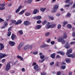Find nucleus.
<instances>
[{
    "instance_id": "obj_1",
    "label": "nucleus",
    "mask_w": 75,
    "mask_h": 75,
    "mask_svg": "<svg viewBox=\"0 0 75 75\" xmlns=\"http://www.w3.org/2000/svg\"><path fill=\"white\" fill-rule=\"evenodd\" d=\"M11 68V65H10V63H8L6 66L5 70L6 71H8Z\"/></svg>"
},
{
    "instance_id": "obj_2",
    "label": "nucleus",
    "mask_w": 75,
    "mask_h": 75,
    "mask_svg": "<svg viewBox=\"0 0 75 75\" xmlns=\"http://www.w3.org/2000/svg\"><path fill=\"white\" fill-rule=\"evenodd\" d=\"M58 5H55L54 8L53 9V10H52V13H55V11H57V9H58Z\"/></svg>"
},
{
    "instance_id": "obj_3",
    "label": "nucleus",
    "mask_w": 75,
    "mask_h": 75,
    "mask_svg": "<svg viewBox=\"0 0 75 75\" xmlns=\"http://www.w3.org/2000/svg\"><path fill=\"white\" fill-rule=\"evenodd\" d=\"M64 47L67 49H69L71 47L70 45H69V41H67L66 42V44L64 46Z\"/></svg>"
},
{
    "instance_id": "obj_4",
    "label": "nucleus",
    "mask_w": 75,
    "mask_h": 75,
    "mask_svg": "<svg viewBox=\"0 0 75 75\" xmlns=\"http://www.w3.org/2000/svg\"><path fill=\"white\" fill-rule=\"evenodd\" d=\"M38 65H36L34 66V69H35L36 71H39L40 69H38Z\"/></svg>"
},
{
    "instance_id": "obj_5",
    "label": "nucleus",
    "mask_w": 75,
    "mask_h": 75,
    "mask_svg": "<svg viewBox=\"0 0 75 75\" xmlns=\"http://www.w3.org/2000/svg\"><path fill=\"white\" fill-rule=\"evenodd\" d=\"M22 7V6H19L18 8L15 11L16 13H18L20 11V10L21 9V8Z\"/></svg>"
},
{
    "instance_id": "obj_6",
    "label": "nucleus",
    "mask_w": 75,
    "mask_h": 75,
    "mask_svg": "<svg viewBox=\"0 0 75 75\" xmlns=\"http://www.w3.org/2000/svg\"><path fill=\"white\" fill-rule=\"evenodd\" d=\"M9 44L11 46H13L15 45V42H14L12 41H10L9 42Z\"/></svg>"
},
{
    "instance_id": "obj_7",
    "label": "nucleus",
    "mask_w": 75,
    "mask_h": 75,
    "mask_svg": "<svg viewBox=\"0 0 75 75\" xmlns=\"http://www.w3.org/2000/svg\"><path fill=\"white\" fill-rule=\"evenodd\" d=\"M41 27H42V25H38L36 26L35 28V30H39V29H40L41 28Z\"/></svg>"
},
{
    "instance_id": "obj_8",
    "label": "nucleus",
    "mask_w": 75,
    "mask_h": 75,
    "mask_svg": "<svg viewBox=\"0 0 75 75\" xmlns=\"http://www.w3.org/2000/svg\"><path fill=\"white\" fill-rule=\"evenodd\" d=\"M6 56V54H3L2 53H0V59H1V58H4Z\"/></svg>"
},
{
    "instance_id": "obj_9",
    "label": "nucleus",
    "mask_w": 75,
    "mask_h": 75,
    "mask_svg": "<svg viewBox=\"0 0 75 75\" xmlns=\"http://www.w3.org/2000/svg\"><path fill=\"white\" fill-rule=\"evenodd\" d=\"M24 24L25 25H28L29 24H30V22L28 21H25L24 22Z\"/></svg>"
},
{
    "instance_id": "obj_10",
    "label": "nucleus",
    "mask_w": 75,
    "mask_h": 75,
    "mask_svg": "<svg viewBox=\"0 0 75 75\" xmlns=\"http://www.w3.org/2000/svg\"><path fill=\"white\" fill-rule=\"evenodd\" d=\"M50 45H48L43 44L41 45L40 46V48H44V47H49Z\"/></svg>"
},
{
    "instance_id": "obj_11",
    "label": "nucleus",
    "mask_w": 75,
    "mask_h": 75,
    "mask_svg": "<svg viewBox=\"0 0 75 75\" xmlns=\"http://www.w3.org/2000/svg\"><path fill=\"white\" fill-rule=\"evenodd\" d=\"M72 52V50L71 49H69L68 51H67V55H69V54H71Z\"/></svg>"
},
{
    "instance_id": "obj_12",
    "label": "nucleus",
    "mask_w": 75,
    "mask_h": 75,
    "mask_svg": "<svg viewBox=\"0 0 75 75\" xmlns=\"http://www.w3.org/2000/svg\"><path fill=\"white\" fill-rule=\"evenodd\" d=\"M22 23V21L21 20H18L15 23V25H18L19 24H21Z\"/></svg>"
},
{
    "instance_id": "obj_13",
    "label": "nucleus",
    "mask_w": 75,
    "mask_h": 75,
    "mask_svg": "<svg viewBox=\"0 0 75 75\" xmlns=\"http://www.w3.org/2000/svg\"><path fill=\"white\" fill-rule=\"evenodd\" d=\"M63 39V38H62V37H60L59 38L58 41V42H62V41Z\"/></svg>"
},
{
    "instance_id": "obj_14",
    "label": "nucleus",
    "mask_w": 75,
    "mask_h": 75,
    "mask_svg": "<svg viewBox=\"0 0 75 75\" xmlns=\"http://www.w3.org/2000/svg\"><path fill=\"white\" fill-rule=\"evenodd\" d=\"M16 37V36L14 35V34H12L11 36V38L12 40H14Z\"/></svg>"
},
{
    "instance_id": "obj_15",
    "label": "nucleus",
    "mask_w": 75,
    "mask_h": 75,
    "mask_svg": "<svg viewBox=\"0 0 75 75\" xmlns=\"http://www.w3.org/2000/svg\"><path fill=\"white\" fill-rule=\"evenodd\" d=\"M68 57H71V58H75V55L74 54H70L68 55Z\"/></svg>"
},
{
    "instance_id": "obj_16",
    "label": "nucleus",
    "mask_w": 75,
    "mask_h": 75,
    "mask_svg": "<svg viewBox=\"0 0 75 75\" xmlns=\"http://www.w3.org/2000/svg\"><path fill=\"white\" fill-rule=\"evenodd\" d=\"M38 11H39V10L37 9H35L33 11V13L34 14H36V13H37V12H38Z\"/></svg>"
},
{
    "instance_id": "obj_17",
    "label": "nucleus",
    "mask_w": 75,
    "mask_h": 75,
    "mask_svg": "<svg viewBox=\"0 0 75 75\" xmlns=\"http://www.w3.org/2000/svg\"><path fill=\"white\" fill-rule=\"evenodd\" d=\"M33 0H28L26 1L25 3H27L28 4H31V3Z\"/></svg>"
},
{
    "instance_id": "obj_18",
    "label": "nucleus",
    "mask_w": 75,
    "mask_h": 75,
    "mask_svg": "<svg viewBox=\"0 0 75 75\" xmlns=\"http://www.w3.org/2000/svg\"><path fill=\"white\" fill-rule=\"evenodd\" d=\"M31 13L30 12H26L25 13V15L26 16H30L31 15Z\"/></svg>"
},
{
    "instance_id": "obj_19",
    "label": "nucleus",
    "mask_w": 75,
    "mask_h": 75,
    "mask_svg": "<svg viewBox=\"0 0 75 75\" xmlns=\"http://www.w3.org/2000/svg\"><path fill=\"white\" fill-rule=\"evenodd\" d=\"M55 53H53L52 54L50 55V57L53 59H54V58H55Z\"/></svg>"
},
{
    "instance_id": "obj_20",
    "label": "nucleus",
    "mask_w": 75,
    "mask_h": 75,
    "mask_svg": "<svg viewBox=\"0 0 75 75\" xmlns=\"http://www.w3.org/2000/svg\"><path fill=\"white\" fill-rule=\"evenodd\" d=\"M62 37L63 38L65 39L67 38V35L65 33H64L63 35L62 36Z\"/></svg>"
},
{
    "instance_id": "obj_21",
    "label": "nucleus",
    "mask_w": 75,
    "mask_h": 75,
    "mask_svg": "<svg viewBox=\"0 0 75 75\" xmlns=\"http://www.w3.org/2000/svg\"><path fill=\"white\" fill-rule=\"evenodd\" d=\"M17 57L18 58H19L20 59L21 61H24V59H23V58L21 57L20 56L18 55L17 56Z\"/></svg>"
},
{
    "instance_id": "obj_22",
    "label": "nucleus",
    "mask_w": 75,
    "mask_h": 75,
    "mask_svg": "<svg viewBox=\"0 0 75 75\" xmlns=\"http://www.w3.org/2000/svg\"><path fill=\"white\" fill-rule=\"evenodd\" d=\"M0 45H1V47L0 49V50H2L3 48L4 47V45L2 43H0Z\"/></svg>"
},
{
    "instance_id": "obj_23",
    "label": "nucleus",
    "mask_w": 75,
    "mask_h": 75,
    "mask_svg": "<svg viewBox=\"0 0 75 75\" xmlns=\"http://www.w3.org/2000/svg\"><path fill=\"white\" fill-rule=\"evenodd\" d=\"M57 54H61V55H64V54H65V52H60V51H59V52H57Z\"/></svg>"
},
{
    "instance_id": "obj_24",
    "label": "nucleus",
    "mask_w": 75,
    "mask_h": 75,
    "mask_svg": "<svg viewBox=\"0 0 75 75\" xmlns=\"http://www.w3.org/2000/svg\"><path fill=\"white\" fill-rule=\"evenodd\" d=\"M66 62L67 63H70V62H71L70 59L69 58L66 59Z\"/></svg>"
},
{
    "instance_id": "obj_25",
    "label": "nucleus",
    "mask_w": 75,
    "mask_h": 75,
    "mask_svg": "<svg viewBox=\"0 0 75 75\" xmlns=\"http://www.w3.org/2000/svg\"><path fill=\"white\" fill-rule=\"evenodd\" d=\"M25 12V10H23L22 11H21L20 13H18L19 15H20L21 14H24Z\"/></svg>"
},
{
    "instance_id": "obj_26",
    "label": "nucleus",
    "mask_w": 75,
    "mask_h": 75,
    "mask_svg": "<svg viewBox=\"0 0 75 75\" xmlns=\"http://www.w3.org/2000/svg\"><path fill=\"white\" fill-rule=\"evenodd\" d=\"M67 28H68L71 29L72 28V25H71L70 24H68L67 25Z\"/></svg>"
},
{
    "instance_id": "obj_27",
    "label": "nucleus",
    "mask_w": 75,
    "mask_h": 75,
    "mask_svg": "<svg viewBox=\"0 0 75 75\" xmlns=\"http://www.w3.org/2000/svg\"><path fill=\"white\" fill-rule=\"evenodd\" d=\"M66 68V66L65 65L62 66L60 67L61 69H65Z\"/></svg>"
},
{
    "instance_id": "obj_28",
    "label": "nucleus",
    "mask_w": 75,
    "mask_h": 75,
    "mask_svg": "<svg viewBox=\"0 0 75 75\" xmlns=\"http://www.w3.org/2000/svg\"><path fill=\"white\" fill-rule=\"evenodd\" d=\"M41 18H42V17L40 16H38L36 18L37 20H40V19H41Z\"/></svg>"
},
{
    "instance_id": "obj_29",
    "label": "nucleus",
    "mask_w": 75,
    "mask_h": 75,
    "mask_svg": "<svg viewBox=\"0 0 75 75\" xmlns=\"http://www.w3.org/2000/svg\"><path fill=\"white\" fill-rule=\"evenodd\" d=\"M46 10V8H41L40 9V11H41L42 12H44L45 11V10Z\"/></svg>"
},
{
    "instance_id": "obj_30",
    "label": "nucleus",
    "mask_w": 75,
    "mask_h": 75,
    "mask_svg": "<svg viewBox=\"0 0 75 75\" xmlns=\"http://www.w3.org/2000/svg\"><path fill=\"white\" fill-rule=\"evenodd\" d=\"M28 49H31V48H32V47H33V45H28Z\"/></svg>"
},
{
    "instance_id": "obj_31",
    "label": "nucleus",
    "mask_w": 75,
    "mask_h": 75,
    "mask_svg": "<svg viewBox=\"0 0 75 75\" xmlns=\"http://www.w3.org/2000/svg\"><path fill=\"white\" fill-rule=\"evenodd\" d=\"M23 49L25 50H27V49H28V45L25 46L23 47Z\"/></svg>"
},
{
    "instance_id": "obj_32",
    "label": "nucleus",
    "mask_w": 75,
    "mask_h": 75,
    "mask_svg": "<svg viewBox=\"0 0 75 75\" xmlns=\"http://www.w3.org/2000/svg\"><path fill=\"white\" fill-rule=\"evenodd\" d=\"M19 33L21 35H22V34H23V30H21L19 31Z\"/></svg>"
},
{
    "instance_id": "obj_33",
    "label": "nucleus",
    "mask_w": 75,
    "mask_h": 75,
    "mask_svg": "<svg viewBox=\"0 0 75 75\" xmlns=\"http://www.w3.org/2000/svg\"><path fill=\"white\" fill-rule=\"evenodd\" d=\"M48 17L50 19V20H54V17H52L51 16H49Z\"/></svg>"
},
{
    "instance_id": "obj_34",
    "label": "nucleus",
    "mask_w": 75,
    "mask_h": 75,
    "mask_svg": "<svg viewBox=\"0 0 75 75\" xmlns=\"http://www.w3.org/2000/svg\"><path fill=\"white\" fill-rule=\"evenodd\" d=\"M11 32L10 31H9L7 33V36H8V37H10V35H11Z\"/></svg>"
},
{
    "instance_id": "obj_35",
    "label": "nucleus",
    "mask_w": 75,
    "mask_h": 75,
    "mask_svg": "<svg viewBox=\"0 0 75 75\" xmlns=\"http://www.w3.org/2000/svg\"><path fill=\"white\" fill-rule=\"evenodd\" d=\"M67 23H68V22H67V21H64L63 22V25L62 26L63 27H64V26H65V25H66V24H67Z\"/></svg>"
},
{
    "instance_id": "obj_36",
    "label": "nucleus",
    "mask_w": 75,
    "mask_h": 75,
    "mask_svg": "<svg viewBox=\"0 0 75 75\" xmlns=\"http://www.w3.org/2000/svg\"><path fill=\"white\" fill-rule=\"evenodd\" d=\"M61 42L62 44H64L65 42H66V41H65V40L63 39Z\"/></svg>"
},
{
    "instance_id": "obj_37",
    "label": "nucleus",
    "mask_w": 75,
    "mask_h": 75,
    "mask_svg": "<svg viewBox=\"0 0 75 75\" xmlns=\"http://www.w3.org/2000/svg\"><path fill=\"white\" fill-rule=\"evenodd\" d=\"M61 28V25L60 24H58L57 25V28L58 29H60Z\"/></svg>"
},
{
    "instance_id": "obj_38",
    "label": "nucleus",
    "mask_w": 75,
    "mask_h": 75,
    "mask_svg": "<svg viewBox=\"0 0 75 75\" xmlns=\"http://www.w3.org/2000/svg\"><path fill=\"white\" fill-rule=\"evenodd\" d=\"M5 9V7H0V10H3Z\"/></svg>"
},
{
    "instance_id": "obj_39",
    "label": "nucleus",
    "mask_w": 75,
    "mask_h": 75,
    "mask_svg": "<svg viewBox=\"0 0 75 75\" xmlns=\"http://www.w3.org/2000/svg\"><path fill=\"white\" fill-rule=\"evenodd\" d=\"M50 34V32H47V33H46L45 35L46 37H48V36Z\"/></svg>"
},
{
    "instance_id": "obj_40",
    "label": "nucleus",
    "mask_w": 75,
    "mask_h": 75,
    "mask_svg": "<svg viewBox=\"0 0 75 75\" xmlns=\"http://www.w3.org/2000/svg\"><path fill=\"white\" fill-rule=\"evenodd\" d=\"M45 57V56H44V55L40 56V59H44Z\"/></svg>"
},
{
    "instance_id": "obj_41",
    "label": "nucleus",
    "mask_w": 75,
    "mask_h": 75,
    "mask_svg": "<svg viewBox=\"0 0 75 75\" xmlns=\"http://www.w3.org/2000/svg\"><path fill=\"white\" fill-rule=\"evenodd\" d=\"M6 6V5L4 4H0V6H1V7H4V6Z\"/></svg>"
},
{
    "instance_id": "obj_42",
    "label": "nucleus",
    "mask_w": 75,
    "mask_h": 75,
    "mask_svg": "<svg viewBox=\"0 0 75 75\" xmlns=\"http://www.w3.org/2000/svg\"><path fill=\"white\" fill-rule=\"evenodd\" d=\"M56 25H57L55 24H53L52 25V28H54V27L56 26Z\"/></svg>"
},
{
    "instance_id": "obj_43",
    "label": "nucleus",
    "mask_w": 75,
    "mask_h": 75,
    "mask_svg": "<svg viewBox=\"0 0 75 75\" xmlns=\"http://www.w3.org/2000/svg\"><path fill=\"white\" fill-rule=\"evenodd\" d=\"M41 23V20H39L37 22V24H40V23Z\"/></svg>"
},
{
    "instance_id": "obj_44",
    "label": "nucleus",
    "mask_w": 75,
    "mask_h": 75,
    "mask_svg": "<svg viewBox=\"0 0 75 75\" xmlns=\"http://www.w3.org/2000/svg\"><path fill=\"white\" fill-rule=\"evenodd\" d=\"M47 28H52V25H50L48 26L47 25Z\"/></svg>"
},
{
    "instance_id": "obj_45",
    "label": "nucleus",
    "mask_w": 75,
    "mask_h": 75,
    "mask_svg": "<svg viewBox=\"0 0 75 75\" xmlns=\"http://www.w3.org/2000/svg\"><path fill=\"white\" fill-rule=\"evenodd\" d=\"M19 45L21 47H23V46L24 45V43H23V42H22L20 44H19Z\"/></svg>"
},
{
    "instance_id": "obj_46",
    "label": "nucleus",
    "mask_w": 75,
    "mask_h": 75,
    "mask_svg": "<svg viewBox=\"0 0 75 75\" xmlns=\"http://www.w3.org/2000/svg\"><path fill=\"white\" fill-rule=\"evenodd\" d=\"M70 2V1L69 0H67L65 2L66 3H69Z\"/></svg>"
},
{
    "instance_id": "obj_47",
    "label": "nucleus",
    "mask_w": 75,
    "mask_h": 75,
    "mask_svg": "<svg viewBox=\"0 0 75 75\" xmlns=\"http://www.w3.org/2000/svg\"><path fill=\"white\" fill-rule=\"evenodd\" d=\"M72 36L73 37H75V32H73L72 33Z\"/></svg>"
},
{
    "instance_id": "obj_48",
    "label": "nucleus",
    "mask_w": 75,
    "mask_h": 75,
    "mask_svg": "<svg viewBox=\"0 0 75 75\" xmlns=\"http://www.w3.org/2000/svg\"><path fill=\"white\" fill-rule=\"evenodd\" d=\"M38 54V52H33V54L34 55H37Z\"/></svg>"
},
{
    "instance_id": "obj_49",
    "label": "nucleus",
    "mask_w": 75,
    "mask_h": 75,
    "mask_svg": "<svg viewBox=\"0 0 75 75\" xmlns=\"http://www.w3.org/2000/svg\"><path fill=\"white\" fill-rule=\"evenodd\" d=\"M47 73L45 72H43L41 73V75H45Z\"/></svg>"
},
{
    "instance_id": "obj_50",
    "label": "nucleus",
    "mask_w": 75,
    "mask_h": 75,
    "mask_svg": "<svg viewBox=\"0 0 75 75\" xmlns=\"http://www.w3.org/2000/svg\"><path fill=\"white\" fill-rule=\"evenodd\" d=\"M50 43L52 45H54L55 44V42L54 41H51Z\"/></svg>"
},
{
    "instance_id": "obj_51",
    "label": "nucleus",
    "mask_w": 75,
    "mask_h": 75,
    "mask_svg": "<svg viewBox=\"0 0 75 75\" xmlns=\"http://www.w3.org/2000/svg\"><path fill=\"white\" fill-rule=\"evenodd\" d=\"M44 61H45V59H43L42 61H41V60H40L39 61V62H40V63H42V62H44Z\"/></svg>"
},
{
    "instance_id": "obj_52",
    "label": "nucleus",
    "mask_w": 75,
    "mask_h": 75,
    "mask_svg": "<svg viewBox=\"0 0 75 75\" xmlns=\"http://www.w3.org/2000/svg\"><path fill=\"white\" fill-rule=\"evenodd\" d=\"M75 43V42H71L70 44V45H73V44H74Z\"/></svg>"
},
{
    "instance_id": "obj_53",
    "label": "nucleus",
    "mask_w": 75,
    "mask_h": 75,
    "mask_svg": "<svg viewBox=\"0 0 75 75\" xmlns=\"http://www.w3.org/2000/svg\"><path fill=\"white\" fill-rule=\"evenodd\" d=\"M4 23L5 24V26H7V24H8V22H6V21H5L4 22Z\"/></svg>"
},
{
    "instance_id": "obj_54",
    "label": "nucleus",
    "mask_w": 75,
    "mask_h": 75,
    "mask_svg": "<svg viewBox=\"0 0 75 75\" xmlns=\"http://www.w3.org/2000/svg\"><path fill=\"white\" fill-rule=\"evenodd\" d=\"M55 1H56V0H52L51 1V3H54L55 2Z\"/></svg>"
},
{
    "instance_id": "obj_55",
    "label": "nucleus",
    "mask_w": 75,
    "mask_h": 75,
    "mask_svg": "<svg viewBox=\"0 0 75 75\" xmlns=\"http://www.w3.org/2000/svg\"><path fill=\"white\" fill-rule=\"evenodd\" d=\"M50 41H51V39L50 38L47 40V42H48V43L50 42Z\"/></svg>"
},
{
    "instance_id": "obj_56",
    "label": "nucleus",
    "mask_w": 75,
    "mask_h": 75,
    "mask_svg": "<svg viewBox=\"0 0 75 75\" xmlns=\"http://www.w3.org/2000/svg\"><path fill=\"white\" fill-rule=\"evenodd\" d=\"M46 22H47V21H44L42 23L43 25H45Z\"/></svg>"
},
{
    "instance_id": "obj_57",
    "label": "nucleus",
    "mask_w": 75,
    "mask_h": 75,
    "mask_svg": "<svg viewBox=\"0 0 75 75\" xmlns=\"http://www.w3.org/2000/svg\"><path fill=\"white\" fill-rule=\"evenodd\" d=\"M12 28V27H11L10 28H9L8 30V31L9 32V31H11V29Z\"/></svg>"
},
{
    "instance_id": "obj_58",
    "label": "nucleus",
    "mask_w": 75,
    "mask_h": 75,
    "mask_svg": "<svg viewBox=\"0 0 75 75\" xmlns=\"http://www.w3.org/2000/svg\"><path fill=\"white\" fill-rule=\"evenodd\" d=\"M21 71L22 72H25V69L24 68H23L22 69Z\"/></svg>"
},
{
    "instance_id": "obj_59",
    "label": "nucleus",
    "mask_w": 75,
    "mask_h": 75,
    "mask_svg": "<svg viewBox=\"0 0 75 75\" xmlns=\"http://www.w3.org/2000/svg\"><path fill=\"white\" fill-rule=\"evenodd\" d=\"M64 7H69V5L68 4L65 5L64 6Z\"/></svg>"
},
{
    "instance_id": "obj_60",
    "label": "nucleus",
    "mask_w": 75,
    "mask_h": 75,
    "mask_svg": "<svg viewBox=\"0 0 75 75\" xmlns=\"http://www.w3.org/2000/svg\"><path fill=\"white\" fill-rule=\"evenodd\" d=\"M54 64V62H51L50 63V65H53V64Z\"/></svg>"
},
{
    "instance_id": "obj_61",
    "label": "nucleus",
    "mask_w": 75,
    "mask_h": 75,
    "mask_svg": "<svg viewBox=\"0 0 75 75\" xmlns=\"http://www.w3.org/2000/svg\"><path fill=\"white\" fill-rule=\"evenodd\" d=\"M61 74V72L58 71L57 73V75H60Z\"/></svg>"
},
{
    "instance_id": "obj_62",
    "label": "nucleus",
    "mask_w": 75,
    "mask_h": 75,
    "mask_svg": "<svg viewBox=\"0 0 75 75\" xmlns=\"http://www.w3.org/2000/svg\"><path fill=\"white\" fill-rule=\"evenodd\" d=\"M67 17H70L71 16V14L69 13H68L67 15Z\"/></svg>"
},
{
    "instance_id": "obj_63",
    "label": "nucleus",
    "mask_w": 75,
    "mask_h": 75,
    "mask_svg": "<svg viewBox=\"0 0 75 75\" xmlns=\"http://www.w3.org/2000/svg\"><path fill=\"white\" fill-rule=\"evenodd\" d=\"M4 21L1 18H0V22H2V21Z\"/></svg>"
},
{
    "instance_id": "obj_64",
    "label": "nucleus",
    "mask_w": 75,
    "mask_h": 75,
    "mask_svg": "<svg viewBox=\"0 0 75 75\" xmlns=\"http://www.w3.org/2000/svg\"><path fill=\"white\" fill-rule=\"evenodd\" d=\"M16 20H12V23H16Z\"/></svg>"
}]
</instances>
